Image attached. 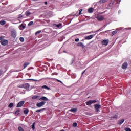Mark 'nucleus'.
Masks as SVG:
<instances>
[{"label": "nucleus", "mask_w": 131, "mask_h": 131, "mask_svg": "<svg viewBox=\"0 0 131 131\" xmlns=\"http://www.w3.org/2000/svg\"><path fill=\"white\" fill-rule=\"evenodd\" d=\"M94 12V8H90L88 9V13H93Z\"/></svg>", "instance_id": "obj_19"}, {"label": "nucleus", "mask_w": 131, "mask_h": 131, "mask_svg": "<svg viewBox=\"0 0 131 131\" xmlns=\"http://www.w3.org/2000/svg\"><path fill=\"white\" fill-rule=\"evenodd\" d=\"M118 117V115H115L112 117V118H117Z\"/></svg>", "instance_id": "obj_32"}, {"label": "nucleus", "mask_w": 131, "mask_h": 131, "mask_svg": "<svg viewBox=\"0 0 131 131\" xmlns=\"http://www.w3.org/2000/svg\"><path fill=\"white\" fill-rule=\"evenodd\" d=\"M95 103H97V101L96 100H89L86 103L87 106H91L92 104H95Z\"/></svg>", "instance_id": "obj_3"}, {"label": "nucleus", "mask_w": 131, "mask_h": 131, "mask_svg": "<svg viewBox=\"0 0 131 131\" xmlns=\"http://www.w3.org/2000/svg\"><path fill=\"white\" fill-rule=\"evenodd\" d=\"M125 131H131V129L129 128H125Z\"/></svg>", "instance_id": "obj_39"}, {"label": "nucleus", "mask_w": 131, "mask_h": 131, "mask_svg": "<svg viewBox=\"0 0 131 131\" xmlns=\"http://www.w3.org/2000/svg\"><path fill=\"white\" fill-rule=\"evenodd\" d=\"M31 25H33V21H30L28 24V26H31Z\"/></svg>", "instance_id": "obj_31"}, {"label": "nucleus", "mask_w": 131, "mask_h": 131, "mask_svg": "<svg viewBox=\"0 0 131 131\" xmlns=\"http://www.w3.org/2000/svg\"><path fill=\"white\" fill-rule=\"evenodd\" d=\"M34 2H36V1H38V0H33Z\"/></svg>", "instance_id": "obj_48"}, {"label": "nucleus", "mask_w": 131, "mask_h": 131, "mask_svg": "<svg viewBox=\"0 0 131 131\" xmlns=\"http://www.w3.org/2000/svg\"><path fill=\"white\" fill-rule=\"evenodd\" d=\"M15 114H16V115H19L20 114V109H18L15 112Z\"/></svg>", "instance_id": "obj_24"}, {"label": "nucleus", "mask_w": 131, "mask_h": 131, "mask_svg": "<svg viewBox=\"0 0 131 131\" xmlns=\"http://www.w3.org/2000/svg\"><path fill=\"white\" fill-rule=\"evenodd\" d=\"M3 74V70H0V76Z\"/></svg>", "instance_id": "obj_41"}, {"label": "nucleus", "mask_w": 131, "mask_h": 131, "mask_svg": "<svg viewBox=\"0 0 131 131\" xmlns=\"http://www.w3.org/2000/svg\"><path fill=\"white\" fill-rule=\"evenodd\" d=\"M78 47H82V49L84 48V45H83L82 42L78 43Z\"/></svg>", "instance_id": "obj_14"}, {"label": "nucleus", "mask_w": 131, "mask_h": 131, "mask_svg": "<svg viewBox=\"0 0 131 131\" xmlns=\"http://www.w3.org/2000/svg\"><path fill=\"white\" fill-rule=\"evenodd\" d=\"M44 4H45V5H48V2H45Z\"/></svg>", "instance_id": "obj_45"}, {"label": "nucleus", "mask_w": 131, "mask_h": 131, "mask_svg": "<svg viewBox=\"0 0 131 131\" xmlns=\"http://www.w3.org/2000/svg\"><path fill=\"white\" fill-rule=\"evenodd\" d=\"M116 33H117V31H114L112 32L113 35L116 34Z\"/></svg>", "instance_id": "obj_35"}, {"label": "nucleus", "mask_w": 131, "mask_h": 131, "mask_svg": "<svg viewBox=\"0 0 131 131\" xmlns=\"http://www.w3.org/2000/svg\"><path fill=\"white\" fill-rule=\"evenodd\" d=\"M131 29V28H128V29Z\"/></svg>", "instance_id": "obj_51"}, {"label": "nucleus", "mask_w": 131, "mask_h": 131, "mask_svg": "<svg viewBox=\"0 0 131 131\" xmlns=\"http://www.w3.org/2000/svg\"><path fill=\"white\" fill-rule=\"evenodd\" d=\"M31 80H33V81H36V80H34V79H31Z\"/></svg>", "instance_id": "obj_46"}, {"label": "nucleus", "mask_w": 131, "mask_h": 131, "mask_svg": "<svg viewBox=\"0 0 131 131\" xmlns=\"http://www.w3.org/2000/svg\"><path fill=\"white\" fill-rule=\"evenodd\" d=\"M73 127H76V126H77V123H74L73 124Z\"/></svg>", "instance_id": "obj_33"}, {"label": "nucleus", "mask_w": 131, "mask_h": 131, "mask_svg": "<svg viewBox=\"0 0 131 131\" xmlns=\"http://www.w3.org/2000/svg\"><path fill=\"white\" fill-rule=\"evenodd\" d=\"M93 37H94V36H93V35H90L89 36H86L85 37V39H86V40L92 39V38H93Z\"/></svg>", "instance_id": "obj_12"}, {"label": "nucleus", "mask_w": 131, "mask_h": 131, "mask_svg": "<svg viewBox=\"0 0 131 131\" xmlns=\"http://www.w3.org/2000/svg\"><path fill=\"white\" fill-rule=\"evenodd\" d=\"M5 24H6V21H5V20L0 21V25H5Z\"/></svg>", "instance_id": "obj_23"}, {"label": "nucleus", "mask_w": 131, "mask_h": 131, "mask_svg": "<svg viewBox=\"0 0 131 131\" xmlns=\"http://www.w3.org/2000/svg\"><path fill=\"white\" fill-rule=\"evenodd\" d=\"M0 43H1L2 46H7V45L9 43V41H8V40L3 39L0 41Z\"/></svg>", "instance_id": "obj_2"}, {"label": "nucleus", "mask_w": 131, "mask_h": 131, "mask_svg": "<svg viewBox=\"0 0 131 131\" xmlns=\"http://www.w3.org/2000/svg\"><path fill=\"white\" fill-rule=\"evenodd\" d=\"M75 41L77 42V41H79V38H77L75 39Z\"/></svg>", "instance_id": "obj_42"}, {"label": "nucleus", "mask_w": 131, "mask_h": 131, "mask_svg": "<svg viewBox=\"0 0 131 131\" xmlns=\"http://www.w3.org/2000/svg\"><path fill=\"white\" fill-rule=\"evenodd\" d=\"M82 11H83L82 9H80L79 12V15H81L82 14L81 12H82Z\"/></svg>", "instance_id": "obj_38"}, {"label": "nucleus", "mask_w": 131, "mask_h": 131, "mask_svg": "<svg viewBox=\"0 0 131 131\" xmlns=\"http://www.w3.org/2000/svg\"><path fill=\"white\" fill-rule=\"evenodd\" d=\"M94 107L95 111H96V112H99V110H100L101 108V105L96 104L94 105Z\"/></svg>", "instance_id": "obj_5"}, {"label": "nucleus", "mask_w": 131, "mask_h": 131, "mask_svg": "<svg viewBox=\"0 0 131 131\" xmlns=\"http://www.w3.org/2000/svg\"><path fill=\"white\" fill-rule=\"evenodd\" d=\"M101 31V29L98 30V31Z\"/></svg>", "instance_id": "obj_50"}, {"label": "nucleus", "mask_w": 131, "mask_h": 131, "mask_svg": "<svg viewBox=\"0 0 131 131\" xmlns=\"http://www.w3.org/2000/svg\"><path fill=\"white\" fill-rule=\"evenodd\" d=\"M19 28H20V29H22L21 28H23V29H25V26H24V25L23 24H21V25H20L19 26Z\"/></svg>", "instance_id": "obj_17"}, {"label": "nucleus", "mask_w": 131, "mask_h": 131, "mask_svg": "<svg viewBox=\"0 0 131 131\" xmlns=\"http://www.w3.org/2000/svg\"><path fill=\"white\" fill-rule=\"evenodd\" d=\"M30 12L29 11H26L25 13L26 15L29 16L30 15Z\"/></svg>", "instance_id": "obj_30"}, {"label": "nucleus", "mask_w": 131, "mask_h": 131, "mask_svg": "<svg viewBox=\"0 0 131 131\" xmlns=\"http://www.w3.org/2000/svg\"><path fill=\"white\" fill-rule=\"evenodd\" d=\"M63 53H66V51H63Z\"/></svg>", "instance_id": "obj_49"}, {"label": "nucleus", "mask_w": 131, "mask_h": 131, "mask_svg": "<svg viewBox=\"0 0 131 131\" xmlns=\"http://www.w3.org/2000/svg\"><path fill=\"white\" fill-rule=\"evenodd\" d=\"M11 37H12L13 38H16L17 36V32L16 31V30H11Z\"/></svg>", "instance_id": "obj_1"}, {"label": "nucleus", "mask_w": 131, "mask_h": 131, "mask_svg": "<svg viewBox=\"0 0 131 131\" xmlns=\"http://www.w3.org/2000/svg\"><path fill=\"white\" fill-rule=\"evenodd\" d=\"M45 104H46V102L45 101H41V102H38L36 104V106L37 107H38V108H40V107H42V106H43V105H45Z\"/></svg>", "instance_id": "obj_4"}, {"label": "nucleus", "mask_w": 131, "mask_h": 131, "mask_svg": "<svg viewBox=\"0 0 131 131\" xmlns=\"http://www.w3.org/2000/svg\"><path fill=\"white\" fill-rule=\"evenodd\" d=\"M56 80L58 81V82H60V83H62V81H61L60 80L57 79Z\"/></svg>", "instance_id": "obj_43"}, {"label": "nucleus", "mask_w": 131, "mask_h": 131, "mask_svg": "<svg viewBox=\"0 0 131 131\" xmlns=\"http://www.w3.org/2000/svg\"><path fill=\"white\" fill-rule=\"evenodd\" d=\"M70 111H71V112H76L77 108H72L70 110Z\"/></svg>", "instance_id": "obj_25"}, {"label": "nucleus", "mask_w": 131, "mask_h": 131, "mask_svg": "<svg viewBox=\"0 0 131 131\" xmlns=\"http://www.w3.org/2000/svg\"><path fill=\"white\" fill-rule=\"evenodd\" d=\"M19 40L20 41H21V42H24V38L22 37H20L19 38Z\"/></svg>", "instance_id": "obj_29"}, {"label": "nucleus", "mask_w": 131, "mask_h": 131, "mask_svg": "<svg viewBox=\"0 0 131 131\" xmlns=\"http://www.w3.org/2000/svg\"><path fill=\"white\" fill-rule=\"evenodd\" d=\"M24 84H23L21 85L18 86V88H20V89H24Z\"/></svg>", "instance_id": "obj_40"}, {"label": "nucleus", "mask_w": 131, "mask_h": 131, "mask_svg": "<svg viewBox=\"0 0 131 131\" xmlns=\"http://www.w3.org/2000/svg\"><path fill=\"white\" fill-rule=\"evenodd\" d=\"M24 103H25V101H21L19 102L16 105V108H20V107H22V106L24 105Z\"/></svg>", "instance_id": "obj_6"}, {"label": "nucleus", "mask_w": 131, "mask_h": 131, "mask_svg": "<svg viewBox=\"0 0 131 131\" xmlns=\"http://www.w3.org/2000/svg\"><path fill=\"white\" fill-rule=\"evenodd\" d=\"M5 38V37L3 36H0V40H4V39Z\"/></svg>", "instance_id": "obj_37"}, {"label": "nucleus", "mask_w": 131, "mask_h": 131, "mask_svg": "<svg viewBox=\"0 0 131 131\" xmlns=\"http://www.w3.org/2000/svg\"><path fill=\"white\" fill-rule=\"evenodd\" d=\"M43 110H46V108H42V109H40V110H36V112L37 113H39V112H41V111H43Z\"/></svg>", "instance_id": "obj_21"}, {"label": "nucleus", "mask_w": 131, "mask_h": 131, "mask_svg": "<svg viewBox=\"0 0 131 131\" xmlns=\"http://www.w3.org/2000/svg\"><path fill=\"white\" fill-rule=\"evenodd\" d=\"M123 122H124V119H122L121 120H119L118 124L121 125L123 124Z\"/></svg>", "instance_id": "obj_15"}, {"label": "nucleus", "mask_w": 131, "mask_h": 131, "mask_svg": "<svg viewBox=\"0 0 131 131\" xmlns=\"http://www.w3.org/2000/svg\"><path fill=\"white\" fill-rule=\"evenodd\" d=\"M24 113L25 114H28V113H29V110H28V108H26L24 111Z\"/></svg>", "instance_id": "obj_18"}, {"label": "nucleus", "mask_w": 131, "mask_h": 131, "mask_svg": "<svg viewBox=\"0 0 131 131\" xmlns=\"http://www.w3.org/2000/svg\"><path fill=\"white\" fill-rule=\"evenodd\" d=\"M39 100H42L43 101H48V98L43 96L41 98H40Z\"/></svg>", "instance_id": "obj_16"}, {"label": "nucleus", "mask_w": 131, "mask_h": 131, "mask_svg": "<svg viewBox=\"0 0 131 131\" xmlns=\"http://www.w3.org/2000/svg\"><path fill=\"white\" fill-rule=\"evenodd\" d=\"M40 98V96H37V95H35L32 97V99L33 100H36V99H37L38 100H39Z\"/></svg>", "instance_id": "obj_11"}, {"label": "nucleus", "mask_w": 131, "mask_h": 131, "mask_svg": "<svg viewBox=\"0 0 131 131\" xmlns=\"http://www.w3.org/2000/svg\"><path fill=\"white\" fill-rule=\"evenodd\" d=\"M24 89L27 90V91H29V89L30 88V85L28 83L24 84Z\"/></svg>", "instance_id": "obj_8"}, {"label": "nucleus", "mask_w": 131, "mask_h": 131, "mask_svg": "<svg viewBox=\"0 0 131 131\" xmlns=\"http://www.w3.org/2000/svg\"><path fill=\"white\" fill-rule=\"evenodd\" d=\"M85 72V70L83 71L82 72V74H83Z\"/></svg>", "instance_id": "obj_47"}, {"label": "nucleus", "mask_w": 131, "mask_h": 131, "mask_svg": "<svg viewBox=\"0 0 131 131\" xmlns=\"http://www.w3.org/2000/svg\"><path fill=\"white\" fill-rule=\"evenodd\" d=\"M41 32V31H37V32H35V35H37V34H39Z\"/></svg>", "instance_id": "obj_34"}, {"label": "nucleus", "mask_w": 131, "mask_h": 131, "mask_svg": "<svg viewBox=\"0 0 131 131\" xmlns=\"http://www.w3.org/2000/svg\"><path fill=\"white\" fill-rule=\"evenodd\" d=\"M107 2H108V0H100L99 3L100 4H104L107 3Z\"/></svg>", "instance_id": "obj_20"}, {"label": "nucleus", "mask_w": 131, "mask_h": 131, "mask_svg": "<svg viewBox=\"0 0 131 131\" xmlns=\"http://www.w3.org/2000/svg\"><path fill=\"white\" fill-rule=\"evenodd\" d=\"M30 63L29 62H26V63H25L24 64V69H25V68H26L28 66V65H29Z\"/></svg>", "instance_id": "obj_22"}, {"label": "nucleus", "mask_w": 131, "mask_h": 131, "mask_svg": "<svg viewBox=\"0 0 131 131\" xmlns=\"http://www.w3.org/2000/svg\"><path fill=\"white\" fill-rule=\"evenodd\" d=\"M97 18V20H98V21H100V22H102V21L104 20V17L103 16H98Z\"/></svg>", "instance_id": "obj_10"}, {"label": "nucleus", "mask_w": 131, "mask_h": 131, "mask_svg": "<svg viewBox=\"0 0 131 131\" xmlns=\"http://www.w3.org/2000/svg\"><path fill=\"white\" fill-rule=\"evenodd\" d=\"M8 107L9 108H12V107H14V104L13 103H11L9 105Z\"/></svg>", "instance_id": "obj_26"}, {"label": "nucleus", "mask_w": 131, "mask_h": 131, "mask_svg": "<svg viewBox=\"0 0 131 131\" xmlns=\"http://www.w3.org/2000/svg\"><path fill=\"white\" fill-rule=\"evenodd\" d=\"M42 89H45V90H48V91H50V90H51V88H50L49 87L47 86L46 85H44L43 86H41Z\"/></svg>", "instance_id": "obj_13"}, {"label": "nucleus", "mask_w": 131, "mask_h": 131, "mask_svg": "<svg viewBox=\"0 0 131 131\" xmlns=\"http://www.w3.org/2000/svg\"><path fill=\"white\" fill-rule=\"evenodd\" d=\"M22 17H23V16L19 15V16L18 17V19H20V18H22Z\"/></svg>", "instance_id": "obj_44"}, {"label": "nucleus", "mask_w": 131, "mask_h": 131, "mask_svg": "<svg viewBox=\"0 0 131 131\" xmlns=\"http://www.w3.org/2000/svg\"><path fill=\"white\" fill-rule=\"evenodd\" d=\"M18 129L19 131H24V129H23V128L21 126H19Z\"/></svg>", "instance_id": "obj_28"}, {"label": "nucleus", "mask_w": 131, "mask_h": 131, "mask_svg": "<svg viewBox=\"0 0 131 131\" xmlns=\"http://www.w3.org/2000/svg\"><path fill=\"white\" fill-rule=\"evenodd\" d=\"M32 129H35V122H34L32 125Z\"/></svg>", "instance_id": "obj_27"}, {"label": "nucleus", "mask_w": 131, "mask_h": 131, "mask_svg": "<svg viewBox=\"0 0 131 131\" xmlns=\"http://www.w3.org/2000/svg\"><path fill=\"white\" fill-rule=\"evenodd\" d=\"M61 24H58L57 25H56V27H57V28H59L60 26H61Z\"/></svg>", "instance_id": "obj_36"}, {"label": "nucleus", "mask_w": 131, "mask_h": 131, "mask_svg": "<svg viewBox=\"0 0 131 131\" xmlns=\"http://www.w3.org/2000/svg\"><path fill=\"white\" fill-rule=\"evenodd\" d=\"M101 43L103 46H108V44L109 43V40H103L102 41Z\"/></svg>", "instance_id": "obj_7"}, {"label": "nucleus", "mask_w": 131, "mask_h": 131, "mask_svg": "<svg viewBox=\"0 0 131 131\" xmlns=\"http://www.w3.org/2000/svg\"><path fill=\"white\" fill-rule=\"evenodd\" d=\"M128 65V64L127 63V62L124 63L122 66V69H126V68H127Z\"/></svg>", "instance_id": "obj_9"}]
</instances>
